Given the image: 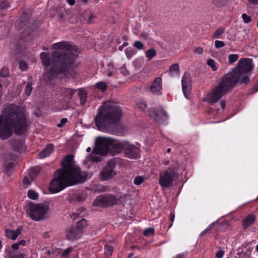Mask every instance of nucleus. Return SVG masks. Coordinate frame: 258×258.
Here are the masks:
<instances>
[{
  "instance_id": "12",
  "label": "nucleus",
  "mask_w": 258,
  "mask_h": 258,
  "mask_svg": "<svg viewBox=\"0 0 258 258\" xmlns=\"http://www.w3.org/2000/svg\"><path fill=\"white\" fill-rule=\"evenodd\" d=\"M123 150L125 156L129 158L136 159L139 157V148L127 141H125Z\"/></svg>"
},
{
  "instance_id": "46",
  "label": "nucleus",
  "mask_w": 258,
  "mask_h": 258,
  "mask_svg": "<svg viewBox=\"0 0 258 258\" xmlns=\"http://www.w3.org/2000/svg\"><path fill=\"white\" fill-rule=\"evenodd\" d=\"M242 19L245 23H248L251 21V17L246 14H243L241 16Z\"/></svg>"
},
{
  "instance_id": "26",
  "label": "nucleus",
  "mask_w": 258,
  "mask_h": 258,
  "mask_svg": "<svg viewBox=\"0 0 258 258\" xmlns=\"http://www.w3.org/2000/svg\"><path fill=\"white\" fill-rule=\"evenodd\" d=\"M87 221L86 219L83 218L81 220L78 221L74 226L77 228V229L82 233L84 229L87 227Z\"/></svg>"
},
{
  "instance_id": "7",
  "label": "nucleus",
  "mask_w": 258,
  "mask_h": 258,
  "mask_svg": "<svg viewBox=\"0 0 258 258\" xmlns=\"http://www.w3.org/2000/svg\"><path fill=\"white\" fill-rule=\"evenodd\" d=\"M49 206L43 204H35L32 202L28 203L26 213L34 221L44 220L47 218Z\"/></svg>"
},
{
  "instance_id": "63",
  "label": "nucleus",
  "mask_w": 258,
  "mask_h": 258,
  "mask_svg": "<svg viewBox=\"0 0 258 258\" xmlns=\"http://www.w3.org/2000/svg\"><path fill=\"white\" fill-rule=\"evenodd\" d=\"M19 244V245H23L24 246L26 244V241L25 240H21L18 242H17Z\"/></svg>"
},
{
  "instance_id": "48",
  "label": "nucleus",
  "mask_w": 258,
  "mask_h": 258,
  "mask_svg": "<svg viewBox=\"0 0 258 258\" xmlns=\"http://www.w3.org/2000/svg\"><path fill=\"white\" fill-rule=\"evenodd\" d=\"M19 68L22 71H26L28 68V65L24 61H20L19 62Z\"/></svg>"
},
{
  "instance_id": "23",
  "label": "nucleus",
  "mask_w": 258,
  "mask_h": 258,
  "mask_svg": "<svg viewBox=\"0 0 258 258\" xmlns=\"http://www.w3.org/2000/svg\"><path fill=\"white\" fill-rule=\"evenodd\" d=\"M179 168L178 163L174 161L172 162L170 167H169L166 171H169L170 174L175 177H177L178 175V171Z\"/></svg>"
},
{
  "instance_id": "37",
  "label": "nucleus",
  "mask_w": 258,
  "mask_h": 258,
  "mask_svg": "<svg viewBox=\"0 0 258 258\" xmlns=\"http://www.w3.org/2000/svg\"><path fill=\"white\" fill-rule=\"evenodd\" d=\"M96 87L97 88L100 89L102 92H104L106 90L107 85L104 82H99L96 83Z\"/></svg>"
},
{
  "instance_id": "5",
  "label": "nucleus",
  "mask_w": 258,
  "mask_h": 258,
  "mask_svg": "<svg viewBox=\"0 0 258 258\" xmlns=\"http://www.w3.org/2000/svg\"><path fill=\"white\" fill-rule=\"evenodd\" d=\"M253 68L251 58H243L239 59L236 67L231 72L225 75L235 86L237 84H247L249 82L248 75Z\"/></svg>"
},
{
  "instance_id": "8",
  "label": "nucleus",
  "mask_w": 258,
  "mask_h": 258,
  "mask_svg": "<svg viewBox=\"0 0 258 258\" xmlns=\"http://www.w3.org/2000/svg\"><path fill=\"white\" fill-rule=\"evenodd\" d=\"M111 138L104 137H98L95 141V147L92 153L95 155H106L107 154L110 148Z\"/></svg>"
},
{
  "instance_id": "51",
  "label": "nucleus",
  "mask_w": 258,
  "mask_h": 258,
  "mask_svg": "<svg viewBox=\"0 0 258 258\" xmlns=\"http://www.w3.org/2000/svg\"><path fill=\"white\" fill-rule=\"evenodd\" d=\"M68 121V119L67 118H63L61 119L60 123H58L57 126L58 127H61L63 125H64Z\"/></svg>"
},
{
  "instance_id": "16",
  "label": "nucleus",
  "mask_w": 258,
  "mask_h": 258,
  "mask_svg": "<svg viewBox=\"0 0 258 258\" xmlns=\"http://www.w3.org/2000/svg\"><path fill=\"white\" fill-rule=\"evenodd\" d=\"M29 20V16L27 13H24L17 20L15 26L18 29H21L26 26Z\"/></svg>"
},
{
  "instance_id": "40",
  "label": "nucleus",
  "mask_w": 258,
  "mask_h": 258,
  "mask_svg": "<svg viewBox=\"0 0 258 258\" xmlns=\"http://www.w3.org/2000/svg\"><path fill=\"white\" fill-rule=\"evenodd\" d=\"M9 72L8 68L6 67H3L0 71V76L3 78H5L9 76Z\"/></svg>"
},
{
  "instance_id": "55",
  "label": "nucleus",
  "mask_w": 258,
  "mask_h": 258,
  "mask_svg": "<svg viewBox=\"0 0 258 258\" xmlns=\"http://www.w3.org/2000/svg\"><path fill=\"white\" fill-rule=\"evenodd\" d=\"M174 218H175L174 214L173 213H171L170 215V221L171 222V223L169 226V228H170L172 226V223L174 220Z\"/></svg>"
},
{
  "instance_id": "33",
  "label": "nucleus",
  "mask_w": 258,
  "mask_h": 258,
  "mask_svg": "<svg viewBox=\"0 0 258 258\" xmlns=\"http://www.w3.org/2000/svg\"><path fill=\"white\" fill-rule=\"evenodd\" d=\"M224 32V29L222 27H219L218 29L216 30L212 36L213 38H218Z\"/></svg>"
},
{
  "instance_id": "43",
  "label": "nucleus",
  "mask_w": 258,
  "mask_h": 258,
  "mask_svg": "<svg viewBox=\"0 0 258 258\" xmlns=\"http://www.w3.org/2000/svg\"><path fill=\"white\" fill-rule=\"evenodd\" d=\"M105 254L107 256H110L112 254L113 248L111 246L106 245L105 246Z\"/></svg>"
},
{
  "instance_id": "44",
  "label": "nucleus",
  "mask_w": 258,
  "mask_h": 258,
  "mask_svg": "<svg viewBox=\"0 0 258 258\" xmlns=\"http://www.w3.org/2000/svg\"><path fill=\"white\" fill-rule=\"evenodd\" d=\"M133 46L139 50H142L144 49V44L140 41H136L134 42Z\"/></svg>"
},
{
  "instance_id": "57",
  "label": "nucleus",
  "mask_w": 258,
  "mask_h": 258,
  "mask_svg": "<svg viewBox=\"0 0 258 258\" xmlns=\"http://www.w3.org/2000/svg\"><path fill=\"white\" fill-rule=\"evenodd\" d=\"M121 73L125 76H127L129 75V72L125 68H121L120 69Z\"/></svg>"
},
{
  "instance_id": "1",
  "label": "nucleus",
  "mask_w": 258,
  "mask_h": 258,
  "mask_svg": "<svg viewBox=\"0 0 258 258\" xmlns=\"http://www.w3.org/2000/svg\"><path fill=\"white\" fill-rule=\"evenodd\" d=\"M55 50L51 53V66L46 68L43 75L47 84L58 83L63 77L74 76L76 66L74 60L77 56V48L67 42L62 41L53 45Z\"/></svg>"
},
{
  "instance_id": "60",
  "label": "nucleus",
  "mask_w": 258,
  "mask_h": 258,
  "mask_svg": "<svg viewBox=\"0 0 258 258\" xmlns=\"http://www.w3.org/2000/svg\"><path fill=\"white\" fill-rule=\"evenodd\" d=\"M19 245L18 243H16L13 244L12 245V248L13 250H18L19 249Z\"/></svg>"
},
{
  "instance_id": "54",
  "label": "nucleus",
  "mask_w": 258,
  "mask_h": 258,
  "mask_svg": "<svg viewBox=\"0 0 258 258\" xmlns=\"http://www.w3.org/2000/svg\"><path fill=\"white\" fill-rule=\"evenodd\" d=\"M194 52L195 53H196L199 54H202L203 53L204 50H203V48H202L201 47H199L196 48L194 50Z\"/></svg>"
},
{
  "instance_id": "58",
  "label": "nucleus",
  "mask_w": 258,
  "mask_h": 258,
  "mask_svg": "<svg viewBox=\"0 0 258 258\" xmlns=\"http://www.w3.org/2000/svg\"><path fill=\"white\" fill-rule=\"evenodd\" d=\"M24 254L22 253H20L11 256L10 258H24Z\"/></svg>"
},
{
  "instance_id": "45",
  "label": "nucleus",
  "mask_w": 258,
  "mask_h": 258,
  "mask_svg": "<svg viewBox=\"0 0 258 258\" xmlns=\"http://www.w3.org/2000/svg\"><path fill=\"white\" fill-rule=\"evenodd\" d=\"M136 106L141 110H144L146 108L147 105L145 102L140 101L136 103Z\"/></svg>"
},
{
  "instance_id": "61",
  "label": "nucleus",
  "mask_w": 258,
  "mask_h": 258,
  "mask_svg": "<svg viewBox=\"0 0 258 258\" xmlns=\"http://www.w3.org/2000/svg\"><path fill=\"white\" fill-rule=\"evenodd\" d=\"M92 160L94 162H99L101 160V158L100 156L92 157Z\"/></svg>"
},
{
  "instance_id": "59",
  "label": "nucleus",
  "mask_w": 258,
  "mask_h": 258,
  "mask_svg": "<svg viewBox=\"0 0 258 258\" xmlns=\"http://www.w3.org/2000/svg\"><path fill=\"white\" fill-rule=\"evenodd\" d=\"M79 216V214L74 213L72 214L71 218L74 220H76L78 218Z\"/></svg>"
},
{
  "instance_id": "17",
  "label": "nucleus",
  "mask_w": 258,
  "mask_h": 258,
  "mask_svg": "<svg viewBox=\"0 0 258 258\" xmlns=\"http://www.w3.org/2000/svg\"><path fill=\"white\" fill-rule=\"evenodd\" d=\"M86 194L83 192H75L71 195L68 200L70 203L73 204L83 202L86 199Z\"/></svg>"
},
{
  "instance_id": "49",
  "label": "nucleus",
  "mask_w": 258,
  "mask_h": 258,
  "mask_svg": "<svg viewBox=\"0 0 258 258\" xmlns=\"http://www.w3.org/2000/svg\"><path fill=\"white\" fill-rule=\"evenodd\" d=\"M73 250L72 247H69L64 250L62 253L61 256L62 257H68L70 253Z\"/></svg>"
},
{
  "instance_id": "14",
  "label": "nucleus",
  "mask_w": 258,
  "mask_h": 258,
  "mask_svg": "<svg viewBox=\"0 0 258 258\" xmlns=\"http://www.w3.org/2000/svg\"><path fill=\"white\" fill-rule=\"evenodd\" d=\"M181 83L184 95L188 98L191 87V80L189 73L186 72L184 73L182 78Z\"/></svg>"
},
{
  "instance_id": "2",
  "label": "nucleus",
  "mask_w": 258,
  "mask_h": 258,
  "mask_svg": "<svg viewBox=\"0 0 258 258\" xmlns=\"http://www.w3.org/2000/svg\"><path fill=\"white\" fill-rule=\"evenodd\" d=\"M28 124L25 111L20 106L11 105L0 115V139L6 140L14 133L22 136L28 132Z\"/></svg>"
},
{
  "instance_id": "25",
  "label": "nucleus",
  "mask_w": 258,
  "mask_h": 258,
  "mask_svg": "<svg viewBox=\"0 0 258 258\" xmlns=\"http://www.w3.org/2000/svg\"><path fill=\"white\" fill-rule=\"evenodd\" d=\"M40 58L42 64L47 67L51 63L49 54L47 52H42L40 54Z\"/></svg>"
},
{
  "instance_id": "56",
  "label": "nucleus",
  "mask_w": 258,
  "mask_h": 258,
  "mask_svg": "<svg viewBox=\"0 0 258 258\" xmlns=\"http://www.w3.org/2000/svg\"><path fill=\"white\" fill-rule=\"evenodd\" d=\"M125 53L128 57H130L133 54V52L131 48H127L125 50Z\"/></svg>"
},
{
  "instance_id": "10",
  "label": "nucleus",
  "mask_w": 258,
  "mask_h": 258,
  "mask_svg": "<svg viewBox=\"0 0 258 258\" xmlns=\"http://www.w3.org/2000/svg\"><path fill=\"white\" fill-rule=\"evenodd\" d=\"M116 166V163L113 160H109L106 165L103 168L100 172L99 177L101 180H108L112 178L116 175V172L114 170Z\"/></svg>"
},
{
  "instance_id": "22",
  "label": "nucleus",
  "mask_w": 258,
  "mask_h": 258,
  "mask_svg": "<svg viewBox=\"0 0 258 258\" xmlns=\"http://www.w3.org/2000/svg\"><path fill=\"white\" fill-rule=\"evenodd\" d=\"M12 149L15 151H19L22 147V142L18 139L12 138L9 141Z\"/></svg>"
},
{
  "instance_id": "50",
  "label": "nucleus",
  "mask_w": 258,
  "mask_h": 258,
  "mask_svg": "<svg viewBox=\"0 0 258 258\" xmlns=\"http://www.w3.org/2000/svg\"><path fill=\"white\" fill-rule=\"evenodd\" d=\"M32 180V179L31 177L25 176L23 179V183L24 184L29 185L31 183Z\"/></svg>"
},
{
  "instance_id": "27",
  "label": "nucleus",
  "mask_w": 258,
  "mask_h": 258,
  "mask_svg": "<svg viewBox=\"0 0 258 258\" xmlns=\"http://www.w3.org/2000/svg\"><path fill=\"white\" fill-rule=\"evenodd\" d=\"M255 217L253 215H250L247 216L243 222V227L244 229L247 228L255 221Z\"/></svg>"
},
{
  "instance_id": "6",
  "label": "nucleus",
  "mask_w": 258,
  "mask_h": 258,
  "mask_svg": "<svg viewBox=\"0 0 258 258\" xmlns=\"http://www.w3.org/2000/svg\"><path fill=\"white\" fill-rule=\"evenodd\" d=\"M235 86L225 75L222 76L218 85L208 95V102L210 104L217 102L225 93Z\"/></svg>"
},
{
  "instance_id": "11",
  "label": "nucleus",
  "mask_w": 258,
  "mask_h": 258,
  "mask_svg": "<svg viewBox=\"0 0 258 258\" xmlns=\"http://www.w3.org/2000/svg\"><path fill=\"white\" fill-rule=\"evenodd\" d=\"M150 116L158 123L164 124L168 118L167 112L162 108L151 109L149 111Z\"/></svg>"
},
{
  "instance_id": "31",
  "label": "nucleus",
  "mask_w": 258,
  "mask_h": 258,
  "mask_svg": "<svg viewBox=\"0 0 258 258\" xmlns=\"http://www.w3.org/2000/svg\"><path fill=\"white\" fill-rule=\"evenodd\" d=\"M78 95L80 97V104L82 105H84L87 100L86 93L83 91L79 90Z\"/></svg>"
},
{
  "instance_id": "32",
  "label": "nucleus",
  "mask_w": 258,
  "mask_h": 258,
  "mask_svg": "<svg viewBox=\"0 0 258 258\" xmlns=\"http://www.w3.org/2000/svg\"><path fill=\"white\" fill-rule=\"evenodd\" d=\"M169 72L172 74L173 73L178 74L179 72L178 64L177 63L172 64L169 68Z\"/></svg>"
},
{
  "instance_id": "39",
  "label": "nucleus",
  "mask_w": 258,
  "mask_h": 258,
  "mask_svg": "<svg viewBox=\"0 0 258 258\" xmlns=\"http://www.w3.org/2000/svg\"><path fill=\"white\" fill-rule=\"evenodd\" d=\"M10 6V3L8 1L6 0L0 1V10H3L7 9Z\"/></svg>"
},
{
  "instance_id": "18",
  "label": "nucleus",
  "mask_w": 258,
  "mask_h": 258,
  "mask_svg": "<svg viewBox=\"0 0 258 258\" xmlns=\"http://www.w3.org/2000/svg\"><path fill=\"white\" fill-rule=\"evenodd\" d=\"M111 144L109 150H112V152L114 153H118L122 150H123L125 141L120 142L119 141L111 138Z\"/></svg>"
},
{
  "instance_id": "9",
  "label": "nucleus",
  "mask_w": 258,
  "mask_h": 258,
  "mask_svg": "<svg viewBox=\"0 0 258 258\" xmlns=\"http://www.w3.org/2000/svg\"><path fill=\"white\" fill-rule=\"evenodd\" d=\"M116 203V198L111 194L101 195L97 197L94 201L93 206L102 208L113 206Z\"/></svg>"
},
{
  "instance_id": "42",
  "label": "nucleus",
  "mask_w": 258,
  "mask_h": 258,
  "mask_svg": "<svg viewBox=\"0 0 258 258\" xmlns=\"http://www.w3.org/2000/svg\"><path fill=\"white\" fill-rule=\"evenodd\" d=\"M155 229L154 228H149L144 230L143 234L145 236H149L150 235H153L154 234Z\"/></svg>"
},
{
  "instance_id": "52",
  "label": "nucleus",
  "mask_w": 258,
  "mask_h": 258,
  "mask_svg": "<svg viewBox=\"0 0 258 258\" xmlns=\"http://www.w3.org/2000/svg\"><path fill=\"white\" fill-rule=\"evenodd\" d=\"M187 255V252H183L182 253H179V254L176 255L173 258H186Z\"/></svg>"
},
{
  "instance_id": "4",
  "label": "nucleus",
  "mask_w": 258,
  "mask_h": 258,
  "mask_svg": "<svg viewBox=\"0 0 258 258\" xmlns=\"http://www.w3.org/2000/svg\"><path fill=\"white\" fill-rule=\"evenodd\" d=\"M122 116V111L114 102H105L100 108L95 121L97 128L113 134H121L124 132L122 125L117 124Z\"/></svg>"
},
{
  "instance_id": "34",
  "label": "nucleus",
  "mask_w": 258,
  "mask_h": 258,
  "mask_svg": "<svg viewBox=\"0 0 258 258\" xmlns=\"http://www.w3.org/2000/svg\"><path fill=\"white\" fill-rule=\"evenodd\" d=\"M28 197L32 200H36L38 198V194L35 190L30 189L28 191Z\"/></svg>"
},
{
  "instance_id": "15",
  "label": "nucleus",
  "mask_w": 258,
  "mask_h": 258,
  "mask_svg": "<svg viewBox=\"0 0 258 258\" xmlns=\"http://www.w3.org/2000/svg\"><path fill=\"white\" fill-rule=\"evenodd\" d=\"M82 235L80 231H79L75 227L72 225L66 231V237L67 239L70 241H75L79 238Z\"/></svg>"
},
{
  "instance_id": "19",
  "label": "nucleus",
  "mask_w": 258,
  "mask_h": 258,
  "mask_svg": "<svg viewBox=\"0 0 258 258\" xmlns=\"http://www.w3.org/2000/svg\"><path fill=\"white\" fill-rule=\"evenodd\" d=\"M77 90L62 88L59 91L60 95L64 97L65 101H69L72 99Z\"/></svg>"
},
{
  "instance_id": "24",
  "label": "nucleus",
  "mask_w": 258,
  "mask_h": 258,
  "mask_svg": "<svg viewBox=\"0 0 258 258\" xmlns=\"http://www.w3.org/2000/svg\"><path fill=\"white\" fill-rule=\"evenodd\" d=\"M53 150L54 146L52 144H50L47 145L45 148L44 150H43L41 152H40V158H44L47 156H48L49 155H50V154H51L53 152Z\"/></svg>"
},
{
  "instance_id": "28",
  "label": "nucleus",
  "mask_w": 258,
  "mask_h": 258,
  "mask_svg": "<svg viewBox=\"0 0 258 258\" xmlns=\"http://www.w3.org/2000/svg\"><path fill=\"white\" fill-rule=\"evenodd\" d=\"M156 50L153 48H150L145 52L146 56L147 57L148 61L151 60L156 55Z\"/></svg>"
},
{
  "instance_id": "3",
  "label": "nucleus",
  "mask_w": 258,
  "mask_h": 258,
  "mask_svg": "<svg viewBox=\"0 0 258 258\" xmlns=\"http://www.w3.org/2000/svg\"><path fill=\"white\" fill-rule=\"evenodd\" d=\"M73 155H67L61 162L62 169L55 172L57 176L51 181L49 187L52 193H57L67 186L85 180L86 177L82 175L80 168L73 163Z\"/></svg>"
},
{
  "instance_id": "41",
  "label": "nucleus",
  "mask_w": 258,
  "mask_h": 258,
  "mask_svg": "<svg viewBox=\"0 0 258 258\" xmlns=\"http://www.w3.org/2000/svg\"><path fill=\"white\" fill-rule=\"evenodd\" d=\"M207 64L210 67L213 71H216L217 70V68L216 66L215 61L211 58L208 59L207 62Z\"/></svg>"
},
{
  "instance_id": "30",
  "label": "nucleus",
  "mask_w": 258,
  "mask_h": 258,
  "mask_svg": "<svg viewBox=\"0 0 258 258\" xmlns=\"http://www.w3.org/2000/svg\"><path fill=\"white\" fill-rule=\"evenodd\" d=\"M83 17L84 19L86 20L89 24L91 23L92 19L95 17L94 15L89 11L85 12V14L83 15Z\"/></svg>"
},
{
  "instance_id": "20",
  "label": "nucleus",
  "mask_w": 258,
  "mask_h": 258,
  "mask_svg": "<svg viewBox=\"0 0 258 258\" xmlns=\"http://www.w3.org/2000/svg\"><path fill=\"white\" fill-rule=\"evenodd\" d=\"M21 232L20 228H17L16 230L7 229L5 230V235L8 238L15 240L21 234Z\"/></svg>"
},
{
  "instance_id": "13",
  "label": "nucleus",
  "mask_w": 258,
  "mask_h": 258,
  "mask_svg": "<svg viewBox=\"0 0 258 258\" xmlns=\"http://www.w3.org/2000/svg\"><path fill=\"white\" fill-rule=\"evenodd\" d=\"M175 178L169 171H165L159 174V182L162 187H169L172 185Z\"/></svg>"
},
{
  "instance_id": "62",
  "label": "nucleus",
  "mask_w": 258,
  "mask_h": 258,
  "mask_svg": "<svg viewBox=\"0 0 258 258\" xmlns=\"http://www.w3.org/2000/svg\"><path fill=\"white\" fill-rule=\"evenodd\" d=\"M251 4L258 5V0H247Z\"/></svg>"
},
{
  "instance_id": "47",
  "label": "nucleus",
  "mask_w": 258,
  "mask_h": 258,
  "mask_svg": "<svg viewBox=\"0 0 258 258\" xmlns=\"http://www.w3.org/2000/svg\"><path fill=\"white\" fill-rule=\"evenodd\" d=\"M225 43L224 41L216 40L215 42V47L218 49L225 46Z\"/></svg>"
},
{
  "instance_id": "53",
  "label": "nucleus",
  "mask_w": 258,
  "mask_h": 258,
  "mask_svg": "<svg viewBox=\"0 0 258 258\" xmlns=\"http://www.w3.org/2000/svg\"><path fill=\"white\" fill-rule=\"evenodd\" d=\"M223 255L224 251L222 250H219L217 252L216 257L217 258H222L223 256Z\"/></svg>"
},
{
  "instance_id": "29",
  "label": "nucleus",
  "mask_w": 258,
  "mask_h": 258,
  "mask_svg": "<svg viewBox=\"0 0 258 258\" xmlns=\"http://www.w3.org/2000/svg\"><path fill=\"white\" fill-rule=\"evenodd\" d=\"M229 0H212V2L216 7L221 8L227 5Z\"/></svg>"
},
{
  "instance_id": "35",
  "label": "nucleus",
  "mask_w": 258,
  "mask_h": 258,
  "mask_svg": "<svg viewBox=\"0 0 258 258\" xmlns=\"http://www.w3.org/2000/svg\"><path fill=\"white\" fill-rule=\"evenodd\" d=\"M32 83L31 81H29L25 89V94L28 96H30L32 91Z\"/></svg>"
},
{
  "instance_id": "21",
  "label": "nucleus",
  "mask_w": 258,
  "mask_h": 258,
  "mask_svg": "<svg viewBox=\"0 0 258 258\" xmlns=\"http://www.w3.org/2000/svg\"><path fill=\"white\" fill-rule=\"evenodd\" d=\"M162 80L160 77H157L150 87V91L156 93L161 89Z\"/></svg>"
},
{
  "instance_id": "64",
  "label": "nucleus",
  "mask_w": 258,
  "mask_h": 258,
  "mask_svg": "<svg viewBox=\"0 0 258 258\" xmlns=\"http://www.w3.org/2000/svg\"><path fill=\"white\" fill-rule=\"evenodd\" d=\"M253 92H255L258 91V82L255 84L253 88Z\"/></svg>"
},
{
  "instance_id": "38",
  "label": "nucleus",
  "mask_w": 258,
  "mask_h": 258,
  "mask_svg": "<svg viewBox=\"0 0 258 258\" xmlns=\"http://www.w3.org/2000/svg\"><path fill=\"white\" fill-rule=\"evenodd\" d=\"M145 180V177L143 176H137L134 180L135 185H139L142 184Z\"/></svg>"
},
{
  "instance_id": "36",
  "label": "nucleus",
  "mask_w": 258,
  "mask_h": 258,
  "mask_svg": "<svg viewBox=\"0 0 258 258\" xmlns=\"http://www.w3.org/2000/svg\"><path fill=\"white\" fill-rule=\"evenodd\" d=\"M239 58V56L236 54H230L228 56V62L229 64H231L236 61Z\"/></svg>"
}]
</instances>
